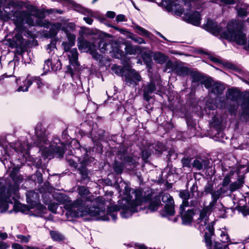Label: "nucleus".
I'll list each match as a JSON object with an SVG mask.
<instances>
[{"instance_id":"42","label":"nucleus","mask_w":249,"mask_h":249,"mask_svg":"<svg viewBox=\"0 0 249 249\" xmlns=\"http://www.w3.org/2000/svg\"><path fill=\"white\" fill-rule=\"evenodd\" d=\"M7 12L5 11L4 13L2 10H0V20L6 22L9 20V15L7 14Z\"/></svg>"},{"instance_id":"40","label":"nucleus","mask_w":249,"mask_h":249,"mask_svg":"<svg viewBox=\"0 0 249 249\" xmlns=\"http://www.w3.org/2000/svg\"><path fill=\"white\" fill-rule=\"evenodd\" d=\"M113 169L117 174H121L123 171V165L121 163L116 162L114 164Z\"/></svg>"},{"instance_id":"22","label":"nucleus","mask_w":249,"mask_h":249,"mask_svg":"<svg viewBox=\"0 0 249 249\" xmlns=\"http://www.w3.org/2000/svg\"><path fill=\"white\" fill-rule=\"evenodd\" d=\"M219 103H216L212 99H209L206 103V107L210 110H214L217 107L224 108H226V104L223 103L222 98L219 100Z\"/></svg>"},{"instance_id":"62","label":"nucleus","mask_w":249,"mask_h":249,"mask_svg":"<svg viewBox=\"0 0 249 249\" xmlns=\"http://www.w3.org/2000/svg\"><path fill=\"white\" fill-rule=\"evenodd\" d=\"M18 168H14L13 169V170L11 172V174H10V176L12 178H14V175L15 174L16 172H18Z\"/></svg>"},{"instance_id":"45","label":"nucleus","mask_w":249,"mask_h":249,"mask_svg":"<svg viewBox=\"0 0 249 249\" xmlns=\"http://www.w3.org/2000/svg\"><path fill=\"white\" fill-rule=\"evenodd\" d=\"M45 66L47 67L48 70L49 71L51 69L52 71H56L57 69H60V67H57V68L55 69L54 67H53L52 65V60L50 59H48V60L45 61Z\"/></svg>"},{"instance_id":"38","label":"nucleus","mask_w":249,"mask_h":249,"mask_svg":"<svg viewBox=\"0 0 249 249\" xmlns=\"http://www.w3.org/2000/svg\"><path fill=\"white\" fill-rule=\"evenodd\" d=\"M129 38H131L132 40H133L135 42L139 43V44H145V42L144 40L140 37H138L136 36L135 35H133L132 34H130V35L129 36Z\"/></svg>"},{"instance_id":"25","label":"nucleus","mask_w":249,"mask_h":249,"mask_svg":"<svg viewBox=\"0 0 249 249\" xmlns=\"http://www.w3.org/2000/svg\"><path fill=\"white\" fill-rule=\"evenodd\" d=\"M226 118L227 115L220 117V118H219L218 116H214L211 123V125L218 129H220L221 125L225 122Z\"/></svg>"},{"instance_id":"48","label":"nucleus","mask_w":249,"mask_h":249,"mask_svg":"<svg viewBox=\"0 0 249 249\" xmlns=\"http://www.w3.org/2000/svg\"><path fill=\"white\" fill-rule=\"evenodd\" d=\"M182 163L184 167H190L191 159L189 158H184L182 159Z\"/></svg>"},{"instance_id":"5","label":"nucleus","mask_w":249,"mask_h":249,"mask_svg":"<svg viewBox=\"0 0 249 249\" xmlns=\"http://www.w3.org/2000/svg\"><path fill=\"white\" fill-rule=\"evenodd\" d=\"M12 15L13 17L10 19L15 24V31H16L17 33L13 39H8L7 42L11 48H18L23 43L22 33L25 31L24 23L31 26L34 25L35 24L30 14L26 11H17L13 13Z\"/></svg>"},{"instance_id":"61","label":"nucleus","mask_w":249,"mask_h":249,"mask_svg":"<svg viewBox=\"0 0 249 249\" xmlns=\"http://www.w3.org/2000/svg\"><path fill=\"white\" fill-rule=\"evenodd\" d=\"M135 247L136 249H147L146 247L144 245L140 244H136Z\"/></svg>"},{"instance_id":"17","label":"nucleus","mask_w":249,"mask_h":249,"mask_svg":"<svg viewBox=\"0 0 249 249\" xmlns=\"http://www.w3.org/2000/svg\"><path fill=\"white\" fill-rule=\"evenodd\" d=\"M179 196L183 199L182 203L180 206H196L198 202V200L196 197H195L190 202L188 201V199H190V194L187 190L181 191L179 192Z\"/></svg>"},{"instance_id":"26","label":"nucleus","mask_w":249,"mask_h":249,"mask_svg":"<svg viewBox=\"0 0 249 249\" xmlns=\"http://www.w3.org/2000/svg\"><path fill=\"white\" fill-rule=\"evenodd\" d=\"M154 60L158 63L162 64L165 63L168 59V57L160 52H156L153 54Z\"/></svg>"},{"instance_id":"24","label":"nucleus","mask_w":249,"mask_h":249,"mask_svg":"<svg viewBox=\"0 0 249 249\" xmlns=\"http://www.w3.org/2000/svg\"><path fill=\"white\" fill-rule=\"evenodd\" d=\"M39 198V194L34 191H29L26 194L27 202L33 205L36 204L38 202Z\"/></svg>"},{"instance_id":"55","label":"nucleus","mask_w":249,"mask_h":249,"mask_svg":"<svg viewBox=\"0 0 249 249\" xmlns=\"http://www.w3.org/2000/svg\"><path fill=\"white\" fill-rule=\"evenodd\" d=\"M231 180L230 178V176L229 175L226 176L223 181L222 185L223 186H227L228 185L229 183L230 182Z\"/></svg>"},{"instance_id":"41","label":"nucleus","mask_w":249,"mask_h":249,"mask_svg":"<svg viewBox=\"0 0 249 249\" xmlns=\"http://www.w3.org/2000/svg\"><path fill=\"white\" fill-rule=\"evenodd\" d=\"M213 83H214V82L211 79H207L205 80L203 82V84L205 87L208 89H209L210 90L212 88Z\"/></svg>"},{"instance_id":"35","label":"nucleus","mask_w":249,"mask_h":249,"mask_svg":"<svg viewBox=\"0 0 249 249\" xmlns=\"http://www.w3.org/2000/svg\"><path fill=\"white\" fill-rule=\"evenodd\" d=\"M62 27H65L67 31H64L66 34H70L69 32L74 31L76 28V25L71 22H62Z\"/></svg>"},{"instance_id":"50","label":"nucleus","mask_w":249,"mask_h":249,"mask_svg":"<svg viewBox=\"0 0 249 249\" xmlns=\"http://www.w3.org/2000/svg\"><path fill=\"white\" fill-rule=\"evenodd\" d=\"M240 0H220V1L225 4H237Z\"/></svg>"},{"instance_id":"47","label":"nucleus","mask_w":249,"mask_h":249,"mask_svg":"<svg viewBox=\"0 0 249 249\" xmlns=\"http://www.w3.org/2000/svg\"><path fill=\"white\" fill-rule=\"evenodd\" d=\"M17 238L22 243H28L29 241L30 236L23 235H17Z\"/></svg>"},{"instance_id":"12","label":"nucleus","mask_w":249,"mask_h":249,"mask_svg":"<svg viewBox=\"0 0 249 249\" xmlns=\"http://www.w3.org/2000/svg\"><path fill=\"white\" fill-rule=\"evenodd\" d=\"M161 200L163 202L165 203L164 210L162 211L161 214L163 216L173 215L175 213L174 201L172 197L168 194H164L162 196Z\"/></svg>"},{"instance_id":"44","label":"nucleus","mask_w":249,"mask_h":249,"mask_svg":"<svg viewBox=\"0 0 249 249\" xmlns=\"http://www.w3.org/2000/svg\"><path fill=\"white\" fill-rule=\"evenodd\" d=\"M47 50H48V53H49L51 54V55L53 54L55 51L56 50L55 43L54 42H51L50 44L48 45Z\"/></svg>"},{"instance_id":"31","label":"nucleus","mask_w":249,"mask_h":249,"mask_svg":"<svg viewBox=\"0 0 249 249\" xmlns=\"http://www.w3.org/2000/svg\"><path fill=\"white\" fill-rule=\"evenodd\" d=\"M218 234L220 236V240L222 243L228 244L231 241L227 232L225 230H219Z\"/></svg>"},{"instance_id":"16","label":"nucleus","mask_w":249,"mask_h":249,"mask_svg":"<svg viewBox=\"0 0 249 249\" xmlns=\"http://www.w3.org/2000/svg\"><path fill=\"white\" fill-rule=\"evenodd\" d=\"M162 90V87L160 85L157 86L156 87L155 84L151 82L144 88L143 97L145 100L148 101L152 98L151 95L153 93H158Z\"/></svg>"},{"instance_id":"54","label":"nucleus","mask_w":249,"mask_h":249,"mask_svg":"<svg viewBox=\"0 0 249 249\" xmlns=\"http://www.w3.org/2000/svg\"><path fill=\"white\" fill-rule=\"evenodd\" d=\"M46 12L48 14H51L53 13H58L59 14H62L63 13L62 10H58L56 9H50L49 10H46Z\"/></svg>"},{"instance_id":"56","label":"nucleus","mask_w":249,"mask_h":249,"mask_svg":"<svg viewBox=\"0 0 249 249\" xmlns=\"http://www.w3.org/2000/svg\"><path fill=\"white\" fill-rule=\"evenodd\" d=\"M63 46H64L65 52H69L71 50L70 48L72 46H70V44L68 42H63Z\"/></svg>"},{"instance_id":"32","label":"nucleus","mask_w":249,"mask_h":249,"mask_svg":"<svg viewBox=\"0 0 249 249\" xmlns=\"http://www.w3.org/2000/svg\"><path fill=\"white\" fill-rule=\"evenodd\" d=\"M175 71L176 73L179 76L187 75L189 72V70L187 68L181 66H178L175 68Z\"/></svg>"},{"instance_id":"19","label":"nucleus","mask_w":249,"mask_h":249,"mask_svg":"<svg viewBox=\"0 0 249 249\" xmlns=\"http://www.w3.org/2000/svg\"><path fill=\"white\" fill-rule=\"evenodd\" d=\"M13 148L17 152H20L23 156H28L30 146L24 141H18L13 144Z\"/></svg>"},{"instance_id":"23","label":"nucleus","mask_w":249,"mask_h":249,"mask_svg":"<svg viewBox=\"0 0 249 249\" xmlns=\"http://www.w3.org/2000/svg\"><path fill=\"white\" fill-rule=\"evenodd\" d=\"M112 44L105 40H102L99 44V49L101 52L106 53L114 51L112 48Z\"/></svg>"},{"instance_id":"57","label":"nucleus","mask_w":249,"mask_h":249,"mask_svg":"<svg viewBox=\"0 0 249 249\" xmlns=\"http://www.w3.org/2000/svg\"><path fill=\"white\" fill-rule=\"evenodd\" d=\"M115 16H116L115 13L113 11H107L106 13L107 17L110 18H114Z\"/></svg>"},{"instance_id":"58","label":"nucleus","mask_w":249,"mask_h":249,"mask_svg":"<svg viewBox=\"0 0 249 249\" xmlns=\"http://www.w3.org/2000/svg\"><path fill=\"white\" fill-rule=\"evenodd\" d=\"M69 163L71 166H72L75 168H77L78 167V163L76 161H74L73 160L70 159L69 160Z\"/></svg>"},{"instance_id":"21","label":"nucleus","mask_w":249,"mask_h":249,"mask_svg":"<svg viewBox=\"0 0 249 249\" xmlns=\"http://www.w3.org/2000/svg\"><path fill=\"white\" fill-rule=\"evenodd\" d=\"M235 9L239 17H244L249 13V5L240 0L235 6Z\"/></svg>"},{"instance_id":"14","label":"nucleus","mask_w":249,"mask_h":249,"mask_svg":"<svg viewBox=\"0 0 249 249\" xmlns=\"http://www.w3.org/2000/svg\"><path fill=\"white\" fill-rule=\"evenodd\" d=\"M141 80V75L134 70H130L125 75V84L130 87L136 86Z\"/></svg>"},{"instance_id":"3","label":"nucleus","mask_w":249,"mask_h":249,"mask_svg":"<svg viewBox=\"0 0 249 249\" xmlns=\"http://www.w3.org/2000/svg\"><path fill=\"white\" fill-rule=\"evenodd\" d=\"M45 129L41 125H37L35 129L36 140L35 144L38 147L41 151L44 159H51L54 156L62 157L64 154V144L60 142L58 138H55L50 142L45 134Z\"/></svg>"},{"instance_id":"37","label":"nucleus","mask_w":249,"mask_h":249,"mask_svg":"<svg viewBox=\"0 0 249 249\" xmlns=\"http://www.w3.org/2000/svg\"><path fill=\"white\" fill-rule=\"evenodd\" d=\"M92 34V31L89 28L81 27L79 31V37H84V36H88Z\"/></svg>"},{"instance_id":"30","label":"nucleus","mask_w":249,"mask_h":249,"mask_svg":"<svg viewBox=\"0 0 249 249\" xmlns=\"http://www.w3.org/2000/svg\"><path fill=\"white\" fill-rule=\"evenodd\" d=\"M244 178H238L235 182L231 183L230 185V190L231 192H233L240 188L244 184Z\"/></svg>"},{"instance_id":"2","label":"nucleus","mask_w":249,"mask_h":249,"mask_svg":"<svg viewBox=\"0 0 249 249\" xmlns=\"http://www.w3.org/2000/svg\"><path fill=\"white\" fill-rule=\"evenodd\" d=\"M203 28L215 36H220L221 38L235 41L239 45H243L247 41L245 35L241 31V25L236 19L229 21L223 29L221 24L218 25L213 20L208 19Z\"/></svg>"},{"instance_id":"63","label":"nucleus","mask_w":249,"mask_h":249,"mask_svg":"<svg viewBox=\"0 0 249 249\" xmlns=\"http://www.w3.org/2000/svg\"><path fill=\"white\" fill-rule=\"evenodd\" d=\"M7 248V244L3 242H0V249H6Z\"/></svg>"},{"instance_id":"8","label":"nucleus","mask_w":249,"mask_h":249,"mask_svg":"<svg viewBox=\"0 0 249 249\" xmlns=\"http://www.w3.org/2000/svg\"><path fill=\"white\" fill-rule=\"evenodd\" d=\"M239 95L240 92L238 89L231 88L228 90L226 99L221 98L223 103L226 104V108L231 114H234L237 108V100Z\"/></svg>"},{"instance_id":"4","label":"nucleus","mask_w":249,"mask_h":249,"mask_svg":"<svg viewBox=\"0 0 249 249\" xmlns=\"http://www.w3.org/2000/svg\"><path fill=\"white\" fill-rule=\"evenodd\" d=\"M161 6L167 11L174 12L177 16L183 15L182 19L187 23L195 26H198L200 24L201 18L199 12L192 9L189 2L179 0H162Z\"/></svg>"},{"instance_id":"52","label":"nucleus","mask_w":249,"mask_h":249,"mask_svg":"<svg viewBox=\"0 0 249 249\" xmlns=\"http://www.w3.org/2000/svg\"><path fill=\"white\" fill-rule=\"evenodd\" d=\"M58 208V205L55 203H51L49 205V209L50 211H51L53 213H55L56 212V210Z\"/></svg>"},{"instance_id":"64","label":"nucleus","mask_w":249,"mask_h":249,"mask_svg":"<svg viewBox=\"0 0 249 249\" xmlns=\"http://www.w3.org/2000/svg\"><path fill=\"white\" fill-rule=\"evenodd\" d=\"M7 234L6 232H0V238L2 239H5L7 238Z\"/></svg>"},{"instance_id":"9","label":"nucleus","mask_w":249,"mask_h":249,"mask_svg":"<svg viewBox=\"0 0 249 249\" xmlns=\"http://www.w3.org/2000/svg\"><path fill=\"white\" fill-rule=\"evenodd\" d=\"M53 1H58L68 3V5L72 8L74 10L83 14L86 17L83 18L84 20L88 24L91 25L92 23L93 19L91 17L94 16V13L89 9L85 8L80 5L75 3L71 0H52Z\"/></svg>"},{"instance_id":"59","label":"nucleus","mask_w":249,"mask_h":249,"mask_svg":"<svg viewBox=\"0 0 249 249\" xmlns=\"http://www.w3.org/2000/svg\"><path fill=\"white\" fill-rule=\"evenodd\" d=\"M126 161L129 163L130 164H134L136 163V160L134 158L129 157L126 158Z\"/></svg>"},{"instance_id":"36","label":"nucleus","mask_w":249,"mask_h":249,"mask_svg":"<svg viewBox=\"0 0 249 249\" xmlns=\"http://www.w3.org/2000/svg\"><path fill=\"white\" fill-rule=\"evenodd\" d=\"M50 235L53 239L55 241H61L64 238L63 236L61 234L56 231H51Z\"/></svg>"},{"instance_id":"28","label":"nucleus","mask_w":249,"mask_h":249,"mask_svg":"<svg viewBox=\"0 0 249 249\" xmlns=\"http://www.w3.org/2000/svg\"><path fill=\"white\" fill-rule=\"evenodd\" d=\"M68 53L70 63L72 64H77L78 59L77 49L76 48L71 49Z\"/></svg>"},{"instance_id":"43","label":"nucleus","mask_w":249,"mask_h":249,"mask_svg":"<svg viewBox=\"0 0 249 249\" xmlns=\"http://www.w3.org/2000/svg\"><path fill=\"white\" fill-rule=\"evenodd\" d=\"M204 191L207 194H212L213 191V185L211 183H208L204 187Z\"/></svg>"},{"instance_id":"18","label":"nucleus","mask_w":249,"mask_h":249,"mask_svg":"<svg viewBox=\"0 0 249 249\" xmlns=\"http://www.w3.org/2000/svg\"><path fill=\"white\" fill-rule=\"evenodd\" d=\"M186 207L180 206V213L181 215L182 224L184 225H189L191 224L194 215V211L192 209H188L185 211Z\"/></svg>"},{"instance_id":"27","label":"nucleus","mask_w":249,"mask_h":249,"mask_svg":"<svg viewBox=\"0 0 249 249\" xmlns=\"http://www.w3.org/2000/svg\"><path fill=\"white\" fill-rule=\"evenodd\" d=\"M225 89L223 84L218 82H214L213 85L212 89H211V91L215 94H220L223 92Z\"/></svg>"},{"instance_id":"7","label":"nucleus","mask_w":249,"mask_h":249,"mask_svg":"<svg viewBox=\"0 0 249 249\" xmlns=\"http://www.w3.org/2000/svg\"><path fill=\"white\" fill-rule=\"evenodd\" d=\"M18 190V186L15 183L13 186H10L5 193V189L0 181V209L1 212L7 211L9 207V203H12L10 197L13 195L16 194Z\"/></svg>"},{"instance_id":"11","label":"nucleus","mask_w":249,"mask_h":249,"mask_svg":"<svg viewBox=\"0 0 249 249\" xmlns=\"http://www.w3.org/2000/svg\"><path fill=\"white\" fill-rule=\"evenodd\" d=\"M77 45L80 50L84 52L89 51L95 58H99L100 55L96 53L95 45L88 41L84 37L78 38Z\"/></svg>"},{"instance_id":"60","label":"nucleus","mask_w":249,"mask_h":249,"mask_svg":"<svg viewBox=\"0 0 249 249\" xmlns=\"http://www.w3.org/2000/svg\"><path fill=\"white\" fill-rule=\"evenodd\" d=\"M12 247L13 249H25L21 245L17 243L13 244Z\"/></svg>"},{"instance_id":"6","label":"nucleus","mask_w":249,"mask_h":249,"mask_svg":"<svg viewBox=\"0 0 249 249\" xmlns=\"http://www.w3.org/2000/svg\"><path fill=\"white\" fill-rule=\"evenodd\" d=\"M221 189L213 191L211 194L212 201L209 206L204 208L200 212L198 218V228L202 231H205V240L207 244L210 243V236L213 234V228L212 222H209V216L211 209L214 206L216 202L221 195Z\"/></svg>"},{"instance_id":"1","label":"nucleus","mask_w":249,"mask_h":249,"mask_svg":"<svg viewBox=\"0 0 249 249\" xmlns=\"http://www.w3.org/2000/svg\"><path fill=\"white\" fill-rule=\"evenodd\" d=\"M78 191L81 198L77 199L67 208L66 215L71 217L89 215L97 220L107 221L111 217L112 220L115 221L117 218V212L121 211V217L127 218L141 210L146 201V199L142 197V192L141 190L131 192L134 195L133 198L130 188L124 185V192L121 199L118 200L117 205L107 208L106 213L104 204L102 202L99 203L101 199L98 198L91 200L89 190L84 186L79 187Z\"/></svg>"},{"instance_id":"20","label":"nucleus","mask_w":249,"mask_h":249,"mask_svg":"<svg viewBox=\"0 0 249 249\" xmlns=\"http://www.w3.org/2000/svg\"><path fill=\"white\" fill-rule=\"evenodd\" d=\"M16 82L18 87L16 91L18 92H26L28 90V89L30 86L33 84V79L29 77H27L24 80L21 82L20 78L16 79Z\"/></svg>"},{"instance_id":"33","label":"nucleus","mask_w":249,"mask_h":249,"mask_svg":"<svg viewBox=\"0 0 249 249\" xmlns=\"http://www.w3.org/2000/svg\"><path fill=\"white\" fill-rule=\"evenodd\" d=\"M206 160L202 159H196L193 162V166L200 170L206 166Z\"/></svg>"},{"instance_id":"34","label":"nucleus","mask_w":249,"mask_h":249,"mask_svg":"<svg viewBox=\"0 0 249 249\" xmlns=\"http://www.w3.org/2000/svg\"><path fill=\"white\" fill-rule=\"evenodd\" d=\"M160 204V202L159 199L151 200L149 205V209L152 212L157 211L158 209Z\"/></svg>"},{"instance_id":"46","label":"nucleus","mask_w":249,"mask_h":249,"mask_svg":"<svg viewBox=\"0 0 249 249\" xmlns=\"http://www.w3.org/2000/svg\"><path fill=\"white\" fill-rule=\"evenodd\" d=\"M66 35L69 40V42L68 43L70 44V46H73L75 41V36L71 34H67Z\"/></svg>"},{"instance_id":"53","label":"nucleus","mask_w":249,"mask_h":249,"mask_svg":"<svg viewBox=\"0 0 249 249\" xmlns=\"http://www.w3.org/2000/svg\"><path fill=\"white\" fill-rule=\"evenodd\" d=\"M168 69H170L171 71H175L174 65L171 61H167L166 64V71H167Z\"/></svg>"},{"instance_id":"29","label":"nucleus","mask_w":249,"mask_h":249,"mask_svg":"<svg viewBox=\"0 0 249 249\" xmlns=\"http://www.w3.org/2000/svg\"><path fill=\"white\" fill-rule=\"evenodd\" d=\"M134 29L135 32L140 36L150 37L151 35V34L149 31L138 25H135Z\"/></svg>"},{"instance_id":"51","label":"nucleus","mask_w":249,"mask_h":249,"mask_svg":"<svg viewBox=\"0 0 249 249\" xmlns=\"http://www.w3.org/2000/svg\"><path fill=\"white\" fill-rule=\"evenodd\" d=\"M126 20H126L125 16L123 14H119V15H117L116 17V21L117 22L125 21Z\"/></svg>"},{"instance_id":"49","label":"nucleus","mask_w":249,"mask_h":249,"mask_svg":"<svg viewBox=\"0 0 249 249\" xmlns=\"http://www.w3.org/2000/svg\"><path fill=\"white\" fill-rule=\"evenodd\" d=\"M33 79V82H36L38 89H41L43 84L39 77H30Z\"/></svg>"},{"instance_id":"39","label":"nucleus","mask_w":249,"mask_h":249,"mask_svg":"<svg viewBox=\"0 0 249 249\" xmlns=\"http://www.w3.org/2000/svg\"><path fill=\"white\" fill-rule=\"evenodd\" d=\"M125 52L127 54H134L136 51V48H134L131 45L126 44L125 47Z\"/></svg>"},{"instance_id":"15","label":"nucleus","mask_w":249,"mask_h":249,"mask_svg":"<svg viewBox=\"0 0 249 249\" xmlns=\"http://www.w3.org/2000/svg\"><path fill=\"white\" fill-rule=\"evenodd\" d=\"M39 25L40 26L46 28L50 27V34L52 36H54L57 34L58 31L61 30L63 31H66L67 30L65 27H62V23H56L51 25L50 23L46 20H42L40 21Z\"/></svg>"},{"instance_id":"13","label":"nucleus","mask_w":249,"mask_h":249,"mask_svg":"<svg viewBox=\"0 0 249 249\" xmlns=\"http://www.w3.org/2000/svg\"><path fill=\"white\" fill-rule=\"evenodd\" d=\"M210 239H211V235ZM206 244L207 243H206ZM206 245L207 246H211L209 249H244L245 248V246L243 242H232L231 241L228 244L225 245L216 242L213 246H212L211 240H210V243L208 245Z\"/></svg>"},{"instance_id":"10","label":"nucleus","mask_w":249,"mask_h":249,"mask_svg":"<svg viewBox=\"0 0 249 249\" xmlns=\"http://www.w3.org/2000/svg\"><path fill=\"white\" fill-rule=\"evenodd\" d=\"M1 7H3L2 11L4 13L5 11L7 12L9 19L12 18L13 13L17 11H20L17 0H0V10H1Z\"/></svg>"}]
</instances>
